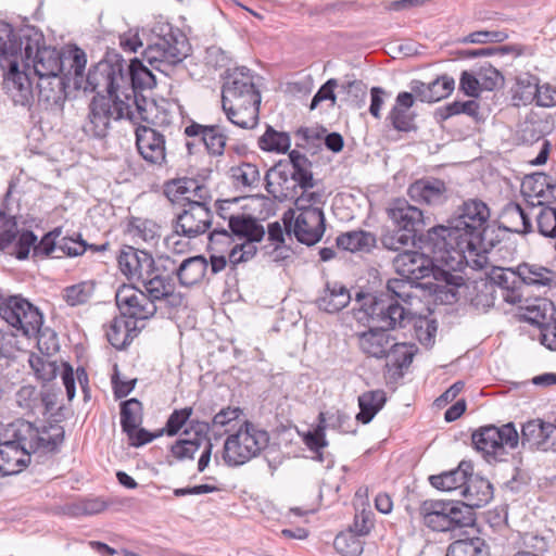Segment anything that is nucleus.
I'll return each mask as SVG.
<instances>
[{
    "instance_id": "nucleus-1",
    "label": "nucleus",
    "mask_w": 556,
    "mask_h": 556,
    "mask_svg": "<svg viewBox=\"0 0 556 556\" xmlns=\"http://www.w3.org/2000/svg\"><path fill=\"white\" fill-rule=\"evenodd\" d=\"M412 294L395 293L381 294L379 292L365 293L359 291L355 295V302L359 304L357 319L368 326L380 330L404 329L413 323L415 329H427L430 338V329L435 331L437 321L427 317H415L410 308Z\"/></svg>"
},
{
    "instance_id": "nucleus-2",
    "label": "nucleus",
    "mask_w": 556,
    "mask_h": 556,
    "mask_svg": "<svg viewBox=\"0 0 556 556\" xmlns=\"http://www.w3.org/2000/svg\"><path fill=\"white\" fill-rule=\"evenodd\" d=\"M16 37L23 40L21 60L31 61L38 78L67 77L73 78V88L79 90L84 81V72L87 64L85 51L78 47L60 52L55 48L40 46L38 37Z\"/></svg>"
},
{
    "instance_id": "nucleus-3",
    "label": "nucleus",
    "mask_w": 556,
    "mask_h": 556,
    "mask_svg": "<svg viewBox=\"0 0 556 556\" xmlns=\"http://www.w3.org/2000/svg\"><path fill=\"white\" fill-rule=\"evenodd\" d=\"M125 83L122 87L123 101L135 113L130 114V123L144 122L151 125H166L169 123L166 111L159 106L155 100L146 97L142 92L151 90L156 85V79L150 68L141 60L134 58L123 70Z\"/></svg>"
},
{
    "instance_id": "nucleus-4",
    "label": "nucleus",
    "mask_w": 556,
    "mask_h": 556,
    "mask_svg": "<svg viewBox=\"0 0 556 556\" xmlns=\"http://www.w3.org/2000/svg\"><path fill=\"white\" fill-rule=\"evenodd\" d=\"M23 40L10 25H5L0 36V66L4 71L3 85L14 104L27 106L34 100L33 85L29 76L20 71L18 55H22Z\"/></svg>"
},
{
    "instance_id": "nucleus-5",
    "label": "nucleus",
    "mask_w": 556,
    "mask_h": 556,
    "mask_svg": "<svg viewBox=\"0 0 556 556\" xmlns=\"http://www.w3.org/2000/svg\"><path fill=\"white\" fill-rule=\"evenodd\" d=\"M453 226L437 225L417 235L416 248L432 256L439 266L450 269L465 268V248L460 245Z\"/></svg>"
},
{
    "instance_id": "nucleus-6",
    "label": "nucleus",
    "mask_w": 556,
    "mask_h": 556,
    "mask_svg": "<svg viewBox=\"0 0 556 556\" xmlns=\"http://www.w3.org/2000/svg\"><path fill=\"white\" fill-rule=\"evenodd\" d=\"M268 443V432L245 420L236 433L226 439L223 459L230 467L241 466L260 455Z\"/></svg>"
},
{
    "instance_id": "nucleus-7",
    "label": "nucleus",
    "mask_w": 556,
    "mask_h": 556,
    "mask_svg": "<svg viewBox=\"0 0 556 556\" xmlns=\"http://www.w3.org/2000/svg\"><path fill=\"white\" fill-rule=\"evenodd\" d=\"M125 60L116 52H108L103 60L93 65L87 76H84L83 85L79 89L94 92V97H106L115 99L117 93H122L123 70Z\"/></svg>"
},
{
    "instance_id": "nucleus-8",
    "label": "nucleus",
    "mask_w": 556,
    "mask_h": 556,
    "mask_svg": "<svg viewBox=\"0 0 556 556\" xmlns=\"http://www.w3.org/2000/svg\"><path fill=\"white\" fill-rule=\"evenodd\" d=\"M189 51L187 37L179 29L170 27L167 34L156 37L148 45L142 56L154 70L168 74L188 56Z\"/></svg>"
},
{
    "instance_id": "nucleus-9",
    "label": "nucleus",
    "mask_w": 556,
    "mask_h": 556,
    "mask_svg": "<svg viewBox=\"0 0 556 556\" xmlns=\"http://www.w3.org/2000/svg\"><path fill=\"white\" fill-rule=\"evenodd\" d=\"M475 288L478 290V293L472 299V302L477 306H493L496 288L501 289L502 298L507 303L516 305L526 301L516 269L494 268L485 279L476 282Z\"/></svg>"
},
{
    "instance_id": "nucleus-10",
    "label": "nucleus",
    "mask_w": 556,
    "mask_h": 556,
    "mask_svg": "<svg viewBox=\"0 0 556 556\" xmlns=\"http://www.w3.org/2000/svg\"><path fill=\"white\" fill-rule=\"evenodd\" d=\"M471 441L475 450L482 453L486 462H502L507 448L514 450L518 446L519 434L514 422L501 427L486 425L471 433Z\"/></svg>"
},
{
    "instance_id": "nucleus-11",
    "label": "nucleus",
    "mask_w": 556,
    "mask_h": 556,
    "mask_svg": "<svg viewBox=\"0 0 556 556\" xmlns=\"http://www.w3.org/2000/svg\"><path fill=\"white\" fill-rule=\"evenodd\" d=\"M122 99L121 94L115 96V99L93 97L89 104L88 123L84 126L85 132L102 139L106 137L112 119L130 122V114L135 112Z\"/></svg>"
},
{
    "instance_id": "nucleus-12",
    "label": "nucleus",
    "mask_w": 556,
    "mask_h": 556,
    "mask_svg": "<svg viewBox=\"0 0 556 556\" xmlns=\"http://www.w3.org/2000/svg\"><path fill=\"white\" fill-rule=\"evenodd\" d=\"M295 216L293 210L283 213L282 222L288 235L293 233L295 239L307 247L319 242L326 230V218L320 207H306L298 210Z\"/></svg>"
},
{
    "instance_id": "nucleus-13",
    "label": "nucleus",
    "mask_w": 556,
    "mask_h": 556,
    "mask_svg": "<svg viewBox=\"0 0 556 556\" xmlns=\"http://www.w3.org/2000/svg\"><path fill=\"white\" fill-rule=\"evenodd\" d=\"M490 219L489 206L479 199L464 201L457 213L448 222L454 232L460 239V245L465 248L469 240L478 235Z\"/></svg>"
},
{
    "instance_id": "nucleus-14",
    "label": "nucleus",
    "mask_w": 556,
    "mask_h": 556,
    "mask_svg": "<svg viewBox=\"0 0 556 556\" xmlns=\"http://www.w3.org/2000/svg\"><path fill=\"white\" fill-rule=\"evenodd\" d=\"M18 438L27 445L30 455L33 453H59L65 439V431L62 426L50 425L49 427L37 428L33 422L17 419Z\"/></svg>"
},
{
    "instance_id": "nucleus-15",
    "label": "nucleus",
    "mask_w": 556,
    "mask_h": 556,
    "mask_svg": "<svg viewBox=\"0 0 556 556\" xmlns=\"http://www.w3.org/2000/svg\"><path fill=\"white\" fill-rule=\"evenodd\" d=\"M17 421L10 424L0 441V472L3 476L18 473L30 463V453L18 438Z\"/></svg>"
},
{
    "instance_id": "nucleus-16",
    "label": "nucleus",
    "mask_w": 556,
    "mask_h": 556,
    "mask_svg": "<svg viewBox=\"0 0 556 556\" xmlns=\"http://www.w3.org/2000/svg\"><path fill=\"white\" fill-rule=\"evenodd\" d=\"M240 103H261L262 97L254 84L252 71L245 66H238L226 71L222 87V104H230V97Z\"/></svg>"
},
{
    "instance_id": "nucleus-17",
    "label": "nucleus",
    "mask_w": 556,
    "mask_h": 556,
    "mask_svg": "<svg viewBox=\"0 0 556 556\" xmlns=\"http://www.w3.org/2000/svg\"><path fill=\"white\" fill-rule=\"evenodd\" d=\"M116 306L127 319H132L138 325L140 320L152 318L157 306L142 290L130 285L121 286L115 294Z\"/></svg>"
},
{
    "instance_id": "nucleus-18",
    "label": "nucleus",
    "mask_w": 556,
    "mask_h": 556,
    "mask_svg": "<svg viewBox=\"0 0 556 556\" xmlns=\"http://www.w3.org/2000/svg\"><path fill=\"white\" fill-rule=\"evenodd\" d=\"M393 264L397 274L410 283H418L421 279L433 277L437 268L442 267L425 251L418 253L404 250L395 256Z\"/></svg>"
},
{
    "instance_id": "nucleus-19",
    "label": "nucleus",
    "mask_w": 556,
    "mask_h": 556,
    "mask_svg": "<svg viewBox=\"0 0 556 556\" xmlns=\"http://www.w3.org/2000/svg\"><path fill=\"white\" fill-rule=\"evenodd\" d=\"M15 240L14 251L10 254L17 260H26L30 250L34 251L37 236L33 230H24L20 233L15 217L0 211V251H7Z\"/></svg>"
},
{
    "instance_id": "nucleus-20",
    "label": "nucleus",
    "mask_w": 556,
    "mask_h": 556,
    "mask_svg": "<svg viewBox=\"0 0 556 556\" xmlns=\"http://www.w3.org/2000/svg\"><path fill=\"white\" fill-rule=\"evenodd\" d=\"M182 206L173 224L175 232L189 239L205 233L212 225L211 208L199 203H182Z\"/></svg>"
},
{
    "instance_id": "nucleus-21",
    "label": "nucleus",
    "mask_w": 556,
    "mask_h": 556,
    "mask_svg": "<svg viewBox=\"0 0 556 556\" xmlns=\"http://www.w3.org/2000/svg\"><path fill=\"white\" fill-rule=\"evenodd\" d=\"M0 317L8 325L21 326L24 321L25 333H34L35 327L40 320L37 307L21 295L4 298L0 294Z\"/></svg>"
},
{
    "instance_id": "nucleus-22",
    "label": "nucleus",
    "mask_w": 556,
    "mask_h": 556,
    "mask_svg": "<svg viewBox=\"0 0 556 556\" xmlns=\"http://www.w3.org/2000/svg\"><path fill=\"white\" fill-rule=\"evenodd\" d=\"M137 123L135 130L136 147L142 159L154 165H162L166 160L165 137L151 125Z\"/></svg>"
},
{
    "instance_id": "nucleus-23",
    "label": "nucleus",
    "mask_w": 556,
    "mask_h": 556,
    "mask_svg": "<svg viewBox=\"0 0 556 556\" xmlns=\"http://www.w3.org/2000/svg\"><path fill=\"white\" fill-rule=\"evenodd\" d=\"M121 271L129 279H147L149 275L157 271L153 256L143 250L124 245L117 255Z\"/></svg>"
},
{
    "instance_id": "nucleus-24",
    "label": "nucleus",
    "mask_w": 556,
    "mask_h": 556,
    "mask_svg": "<svg viewBox=\"0 0 556 556\" xmlns=\"http://www.w3.org/2000/svg\"><path fill=\"white\" fill-rule=\"evenodd\" d=\"M460 271L463 269H450L442 266L437 268V274L432 277L433 281L418 285L429 289L437 301L443 304H453L458 301V289L465 285Z\"/></svg>"
},
{
    "instance_id": "nucleus-25",
    "label": "nucleus",
    "mask_w": 556,
    "mask_h": 556,
    "mask_svg": "<svg viewBox=\"0 0 556 556\" xmlns=\"http://www.w3.org/2000/svg\"><path fill=\"white\" fill-rule=\"evenodd\" d=\"M73 85L72 76L67 77H43L38 78V102L51 111H62L68 97L67 88Z\"/></svg>"
},
{
    "instance_id": "nucleus-26",
    "label": "nucleus",
    "mask_w": 556,
    "mask_h": 556,
    "mask_svg": "<svg viewBox=\"0 0 556 556\" xmlns=\"http://www.w3.org/2000/svg\"><path fill=\"white\" fill-rule=\"evenodd\" d=\"M519 441L523 448L547 451L555 444L556 426L542 419H532L521 427Z\"/></svg>"
},
{
    "instance_id": "nucleus-27",
    "label": "nucleus",
    "mask_w": 556,
    "mask_h": 556,
    "mask_svg": "<svg viewBox=\"0 0 556 556\" xmlns=\"http://www.w3.org/2000/svg\"><path fill=\"white\" fill-rule=\"evenodd\" d=\"M185 135L189 138L199 139V143H203L206 152L212 156H220L224 154L228 135L222 125H201L191 122L185 128Z\"/></svg>"
},
{
    "instance_id": "nucleus-28",
    "label": "nucleus",
    "mask_w": 556,
    "mask_h": 556,
    "mask_svg": "<svg viewBox=\"0 0 556 556\" xmlns=\"http://www.w3.org/2000/svg\"><path fill=\"white\" fill-rule=\"evenodd\" d=\"M388 216L396 228L405 232L418 235L427 226L421 210L410 205L404 199H396L392 202L388 208Z\"/></svg>"
},
{
    "instance_id": "nucleus-29",
    "label": "nucleus",
    "mask_w": 556,
    "mask_h": 556,
    "mask_svg": "<svg viewBox=\"0 0 556 556\" xmlns=\"http://www.w3.org/2000/svg\"><path fill=\"white\" fill-rule=\"evenodd\" d=\"M281 162L270 167L265 175L266 191L278 202L287 200H295L299 194L300 187L291 179V176L283 168Z\"/></svg>"
},
{
    "instance_id": "nucleus-30",
    "label": "nucleus",
    "mask_w": 556,
    "mask_h": 556,
    "mask_svg": "<svg viewBox=\"0 0 556 556\" xmlns=\"http://www.w3.org/2000/svg\"><path fill=\"white\" fill-rule=\"evenodd\" d=\"M409 198L419 204L440 205L447 198V187L441 179L424 177L414 181L407 190Z\"/></svg>"
},
{
    "instance_id": "nucleus-31",
    "label": "nucleus",
    "mask_w": 556,
    "mask_h": 556,
    "mask_svg": "<svg viewBox=\"0 0 556 556\" xmlns=\"http://www.w3.org/2000/svg\"><path fill=\"white\" fill-rule=\"evenodd\" d=\"M526 300L527 302L523 301L518 304L523 309L520 315L522 320L538 327L540 330L556 329L555 308L551 301L544 298H535L528 304L529 300Z\"/></svg>"
},
{
    "instance_id": "nucleus-32",
    "label": "nucleus",
    "mask_w": 556,
    "mask_h": 556,
    "mask_svg": "<svg viewBox=\"0 0 556 556\" xmlns=\"http://www.w3.org/2000/svg\"><path fill=\"white\" fill-rule=\"evenodd\" d=\"M395 338L388 330L368 326V330L358 334V346L368 357L382 359L391 349Z\"/></svg>"
},
{
    "instance_id": "nucleus-33",
    "label": "nucleus",
    "mask_w": 556,
    "mask_h": 556,
    "mask_svg": "<svg viewBox=\"0 0 556 556\" xmlns=\"http://www.w3.org/2000/svg\"><path fill=\"white\" fill-rule=\"evenodd\" d=\"M288 156V160H281L280 162L281 165H286L283 168L291 176V179H293L296 186L303 191H308L314 188L316 180L312 172V161L298 150L290 151Z\"/></svg>"
},
{
    "instance_id": "nucleus-34",
    "label": "nucleus",
    "mask_w": 556,
    "mask_h": 556,
    "mask_svg": "<svg viewBox=\"0 0 556 556\" xmlns=\"http://www.w3.org/2000/svg\"><path fill=\"white\" fill-rule=\"evenodd\" d=\"M447 509L448 501L427 500L420 504L419 515L432 531L447 532L452 531V517Z\"/></svg>"
},
{
    "instance_id": "nucleus-35",
    "label": "nucleus",
    "mask_w": 556,
    "mask_h": 556,
    "mask_svg": "<svg viewBox=\"0 0 556 556\" xmlns=\"http://www.w3.org/2000/svg\"><path fill=\"white\" fill-rule=\"evenodd\" d=\"M414 103L415 100L412 93L408 91L399 92L395 98V104L387 116V119L395 130L410 132L417 129L415 125L416 114L410 112Z\"/></svg>"
},
{
    "instance_id": "nucleus-36",
    "label": "nucleus",
    "mask_w": 556,
    "mask_h": 556,
    "mask_svg": "<svg viewBox=\"0 0 556 556\" xmlns=\"http://www.w3.org/2000/svg\"><path fill=\"white\" fill-rule=\"evenodd\" d=\"M228 228L233 237L244 240L243 243L255 244L266 235L264 226L254 216L244 213L230 214Z\"/></svg>"
},
{
    "instance_id": "nucleus-37",
    "label": "nucleus",
    "mask_w": 556,
    "mask_h": 556,
    "mask_svg": "<svg viewBox=\"0 0 556 556\" xmlns=\"http://www.w3.org/2000/svg\"><path fill=\"white\" fill-rule=\"evenodd\" d=\"M141 327L132 319H127L122 314L115 316L105 329L109 343L116 350H125L139 334Z\"/></svg>"
},
{
    "instance_id": "nucleus-38",
    "label": "nucleus",
    "mask_w": 556,
    "mask_h": 556,
    "mask_svg": "<svg viewBox=\"0 0 556 556\" xmlns=\"http://www.w3.org/2000/svg\"><path fill=\"white\" fill-rule=\"evenodd\" d=\"M352 300L350 290L339 281H327L321 294L315 300L318 309L336 314L345 308Z\"/></svg>"
},
{
    "instance_id": "nucleus-39",
    "label": "nucleus",
    "mask_w": 556,
    "mask_h": 556,
    "mask_svg": "<svg viewBox=\"0 0 556 556\" xmlns=\"http://www.w3.org/2000/svg\"><path fill=\"white\" fill-rule=\"evenodd\" d=\"M230 104H222L228 121L242 129H252L258 123L261 103H240L235 97H230Z\"/></svg>"
},
{
    "instance_id": "nucleus-40",
    "label": "nucleus",
    "mask_w": 556,
    "mask_h": 556,
    "mask_svg": "<svg viewBox=\"0 0 556 556\" xmlns=\"http://www.w3.org/2000/svg\"><path fill=\"white\" fill-rule=\"evenodd\" d=\"M208 269V261L203 255L185 258L172 269L182 287H192L200 283Z\"/></svg>"
},
{
    "instance_id": "nucleus-41",
    "label": "nucleus",
    "mask_w": 556,
    "mask_h": 556,
    "mask_svg": "<svg viewBox=\"0 0 556 556\" xmlns=\"http://www.w3.org/2000/svg\"><path fill=\"white\" fill-rule=\"evenodd\" d=\"M498 224L507 231L528 235L533 231L531 217L519 203L508 202L500 214Z\"/></svg>"
},
{
    "instance_id": "nucleus-42",
    "label": "nucleus",
    "mask_w": 556,
    "mask_h": 556,
    "mask_svg": "<svg viewBox=\"0 0 556 556\" xmlns=\"http://www.w3.org/2000/svg\"><path fill=\"white\" fill-rule=\"evenodd\" d=\"M462 495L469 506L480 508L493 498V485L488 479L475 476L472 470L466 478Z\"/></svg>"
},
{
    "instance_id": "nucleus-43",
    "label": "nucleus",
    "mask_w": 556,
    "mask_h": 556,
    "mask_svg": "<svg viewBox=\"0 0 556 556\" xmlns=\"http://www.w3.org/2000/svg\"><path fill=\"white\" fill-rule=\"evenodd\" d=\"M472 470L471 462L462 460L456 468L439 475H431L428 480L434 489L448 492L463 488L466 478H468Z\"/></svg>"
},
{
    "instance_id": "nucleus-44",
    "label": "nucleus",
    "mask_w": 556,
    "mask_h": 556,
    "mask_svg": "<svg viewBox=\"0 0 556 556\" xmlns=\"http://www.w3.org/2000/svg\"><path fill=\"white\" fill-rule=\"evenodd\" d=\"M506 232L500 224L495 226L488 223L478 235L469 240V243L465 244V252L477 255L488 253L502 242Z\"/></svg>"
},
{
    "instance_id": "nucleus-45",
    "label": "nucleus",
    "mask_w": 556,
    "mask_h": 556,
    "mask_svg": "<svg viewBox=\"0 0 556 556\" xmlns=\"http://www.w3.org/2000/svg\"><path fill=\"white\" fill-rule=\"evenodd\" d=\"M521 287H551L556 283V271L540 264L521 263L516 267Z\"/></svg>"
},
{
    "instance_id": "nucleus-46",
    "label": "nucleus",
    "mask_w": 556,
    "mask_h": 556,
    "mask_svg": "<svg viewBox=\"0 0 556 556\" xmlns=\"http://www.w3.org/2000/svg\"><path fill=\"white\" fill-rule=\"evenodd\" d=\"M552 130L549 116L529 114L519 126V138L523 143L532 144L544 138Z\"/></svg>"
},
{
    "instance_id": "nucleus-47",
    "label": "nucleus",
    "mask_w": 556,
    "mask_h": 556,
    "mask_svg": "<svg viewBox=\"0 0 556 556\" xmlns=\"http://www.w3.org/2000/svg\"><path fill=\"white\" fill-rule=\"evenodd\" d=\"M386 402L387 395L383 390H370L362 393L358 396L359 412L356 415V420L363 425L369 424Z\"/></svg>"
},
{
    "instance_id": "nucleus-48",
    "label": "nucleus",
    "mask_w": 556,
    "mask_h": 556,
    "mask_svg": "<svg viewBox=\"0 0 556 556\" xmlns=\"http://www.w3.org/2000/svg\"><path fill=\"white\" fill-rule=\"evenodd\" d=\"M414 355L415 351L413 346L394 341L384 356L387 370L389 372L395 370L394 375L396 374L397 377H403V370L410 366Z\"/></svg>"
},
{
    "instance_id": "nucleus-49",
    "label": "nucleus",
    "mask_w": 556,
    "mask_h": 556,
    "mask_svg": "<svg viewBox=\"0 0 556 556\" xmlns=\"http://www.w3.org/2000/svg\"><path fill=\"white\" fill-rule=\"evenodd\" d=\"M37 313L40 316V320L36 327L37 329L34 330V333H30V332L25 333L24 323L21 326L20 325H10V326L15 328L16 330L21 331L22 334L27 338H33V337L37 338V345H38L39 351L42 354L49 356L59 350L56 333L49 328L42 329L43 315L41 314V312L38 308H37Z\"/></svg>"
},
{
    "instance_id": "nucleus-50",
    "label": "nucleus",
    "mask_w": 556,
    "mask_h": 556,
    "mask_svg": "<svg viewBox=\"0 0 556 556\" xmlns=\"http://www.w3.org/2000/svg\"><path fill=\"white\" fill-rule=\"evenodd\" d=\"M143 292L149 296L154 304L162 301L167 296L173 295L175 291V283L170 276H163L160 270L149 275L147 279H142Z\"/></svg>"
},
{
    "instance_id": "nucleus-51",
    "label": "nucleus",
    "mask_w": 556,
    "mask_h": 556,
    "mask_svg": "<svg viewBox=\"0 0 556 556\" xmlns=\"http://www.w3.org/2000/svg\"><path fill=\"white\" fill-rule=\"evenodd\" d=\"M445 556H490V547L480 536L458 539L448 545Z\"/></svg>"
},
{
    "instance_id": "nucleus-52",
    "label": "nucleus",
    "mask_w": 556,
    "mask_h": 556,
    "mask_svg": "<svg viewBox=\"0 0 556 556\" xmlns=\"http://www.w3.org/2000/svg\"><path fill=\"white\" fill-rule=\"evenodd\" d=\"M376 236L365 230H354L341 233L337 238L338 248L350 252H369L376 245Z\"/></svg>"
},
{
    "instance_id": "nucleus-53",
    "label": "nucleus",
    "mask_w": 556,
    "mask_h": 556,
    "mask_svg": "<svg viewBox=\"0 0 556 556\" xmlns=\"http://www.w3.org/2000/svg\"><path fill=\"white\" fill-rule=\"evenodd\" d=\"M532 211L535 213L538 232L545 238H556V207L549 204H535L531 201Z\"/></svg>"
},
{
    "instance_id": "nucleus-54",
    "label": "nucleus",
    "mask_w": 556,
    "mask_h": 556,
    "mask_svg": "<svg viewBox=\"0 0 556 556\" xmlns=\"http://www.w3.org/2000/svg\"><path fill=\"white\" fill-rule=\"evenodd\" d=\"M236 188L254 189L260 185L261 175L257 166L250 162H242L229 169Z\"/></svg>"
},
{
    "instance_id": "nucleus-55",
    "label": "nucleus",
    "mask_w": 556,
    "mask_h": 556,
    "mask_svg": "<svg viewBox=\"0 0 556 556\" xmlns=\"http://www.w3.org/2000/svg\"><path fill=\"white\" fill-rule=\"evenodd\" d=\"M539 78L531 74H523L517 77L513 99L517 105H527L536 100L539 91Z\"/></svg>"
},
{
    "instance_id": "nucleus-56",
    "label": "nucleus",
    "mask_w": 556,
    "mask_h": 556,
    "mask_svg": "<svg viewBox=\"0 0 556 556\" xmlns=\"http://www.w3.org/2000/svg\"><path fill=\"white\" fill-rule=\"evenodd\" d=\"M142 422V403L129 399L121 403V427L123 432L131 433Z\"/></svg>"
},
{
    "instance_id": "nucleus-57",
    "label": "nucleus",
    "mask_w": 556,
    "mask_h": 556,
    "mask_svg": "<svg viewBox=\"0 0 556 556\" xmlns=\"http://www.w3.org/2000/svg\"><path fill=\"white\" fill-rule=\"evenodd\" d=\"M290 146V135L277 131L271 126H267L265 132L258 138V147L264 151L286 153Z\"/></svg>"
},
{
    "instance_id": "nucleus-58",
    "label": "nucleus",
    "mask_w": 556,
    "mask_h": 556,
    "mask_svg": "<svg viewBox=\"0 0 556 556\" xmlns=\"http://www.w3.org/2000/svg\"><path fill=\"white\" fill-rule=\"evenodd\" d=\"M473 509L466 501H448L447 511L452 517V531L457 528L473 526L476 522Z\"/></svg>"
},
{
    "instance_id": "nucleus-59",
    "label": "nucleus",
    "mask_w": 556,
    "mask_h": 556,
    "mask_svg": "<svg viewBox=\"0 0 556 556\" xmlns=\"http://www.w3.org/2000/svg\"><path fill=\"white\" fill-rule=\"evenodd\" d=\"M417 235L414 232H405L394 227L392 230L383 231L381 243L384 249L390 251H401L407 247L416 248Z\"/></svg>"
},
{
    "instance_id": "nucleus-60",
    "label": "nucleus",
    "mask_w": 556,
    "mask_h": 556,
    "mask_svg": "<svg viewBox=\"0 0 556 556\" xmlns=\"http://www.w3.org/2000/svg\"><path fill=\"white\" fill-rule=\"evenodd\" d=\"M480 105L475 100L454 101L446 105L437 109L435 118L438 121H445L454 115L466 114L470 117L477 118L479 115Z\"/></svg>"
},
{
    "instance_id": "nucleus-61",
    "label": "nucleus",
    "mask_w": 556,
    "mask_h": 556,
    "mask_svg": "<svg viewBox=\"0 0 556 556\" xmlns=\"http://www.w3.org/2000/svg\"><path fill=\"white\" fill-rule=\"evenodd\" d=\"M340 90L346 94L349 105L361 109L367 97V85L359 79H351L349 75L340 84Z\"/></svg>"
},
{
    "instance_id": "nucleus-62",
    "label": "nucleus",
    "mask_w": 556,
    "mask_h": 556,
    "mask_svg": "<svg viewBox=\"0 0 556 556\" xmlns=\"http://www.w3.org/2000/svg\"><path fill=\"white\" fill-rule=\"evenodd\" d=\"M548 175L545 173H533L525 177L522 181V192L530 200H536L535 204H543L542 197H544V187L547 186Z\"/></svg>"
},
{
    "instance_id": "nucleus-63",
    "label": "nucleus",
    "mask_w": 556,
    "mask_h": 556,
    "mask_svg": "<svg viewBox=\"0 0 556 556\" xmlns=\"http://www.w3.org/2000/svg\"><path fill=\"white\" fill-rule=\"evenodd\" d=\"M333 546L343 556H359L364 551V541L350 530L346 533L338 534L334 538Z\"/></svg>"
},
{
    "instance_id": "nucleus-64",
    "label": "nucleus",
    "mask_w": 556,
    "mask_h": 556,
    "mask_svg": "<svg viewBox=\"0 0 556 556\" xmlns=\"http://www.w3.org/2000/svg\"><path fill=\"white\" fill-rule=\"evenodd\" d=\"M39 400L40 391L30 384L21 387L15 393L16 404L27 414L38 415Z\"/></svg>"
}]
</instances>
